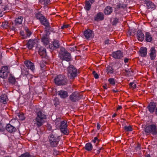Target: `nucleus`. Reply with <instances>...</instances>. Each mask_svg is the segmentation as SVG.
Segmentation results:
<instances>
[{"mask_svg": "<svg viewBox=\"0 0 157 157\" xmlns=\"http://www.w3.org/2000/svg\"><path fill=\"white\" fill-rule=\"evenodd\" d=\"M56 128L60 130L61 132L65 135H68L69 131L67 128V121L63 120L61 118H57L55 121Z\"/></svg>", "mask_w": 157, "mask_h": 157, "instance_id": "1", "label": "nucleus"}, {"mask_svg": "<svg viewBox=\"0 0 157 157\" xmlns=\"http://www.w3.org/2000/svg\"><path fill=\"white\" fill-rule=\"evenodd\" d=\"M36 118L34 124L38 127L42 126L45 121L46 116L44 113L42 111L39 110L36 112Z\"/></svg>", "mask_w": 157, "mask_h": 157, "instance_id": "2", "label": "nucleus"}, {"mask_svg": "<svg viewBox=\"0 0 157 157\" xmlns=\"http://www.w3.org/2000/svg\"><path fill=\"white\" fill-rule=\"evenodd\" d=\"M145 132L147 134L156 135L157 133V128L155 124H151L146 126L144 129Z\"/></svg>", "mask_w": 157, "mask_h": 157, "instance_id": "3", "label": "nucleus"}, {"mask_svg": "<svg viewBox=\"0 0 157 157\" xmlns=\"http://www.w3.org/2000/svg\"><path fill=\"white\" fill-rule=\"evenodd\" d=\"M67 71L68 76L71 79H73L77 76V71L73 66H70L67 68Z\"/></svg>", "mask_w": 157, "mask_h": 157, "instance_id": "4", "label": "nucleus"}, {"mask_svg": "<svg viewBox=\"0 0 157 157\" xmlns=\"http://www.w3.org/2000/svg\"><path fill=\"white\" fill-rule=\"evenodd\" d=\"M60 137V136H58L56 134L50 135L49 140L51 145L53 147L56 146L58 144Z\"/></svg>", "mask_w": 157, "mask_h": 157, "instance_id": "5", "label": "nucleus"}, {"mask_svg": "<svg viewBox=\"0 0 157 157\" xmlns=\"http://www.w3.org/2000/svg\"><path fill=\"white\" fill-rule=\"evenodd\" d=\"M56 84L58 85H65L66 83V78L62 75H59L56 77L54 79Z\"/></svg>", "mask_w": 157, "mask_h": 157, "instance_id": "6", "label": "nucleus"}, {"mask_svg": "<svg viewBox=\"0 0 157 157\" xmlns=\"http://www.w3.org/2000/svg\"><path fill=\"white\" fill-rule=\"evenodd\" d=\"M10 73V70L6 66H2L0 70V77L6 79Z\"/></svg>", "mask_w": 157, "mask_h": 157, "instance_id": "7", "label": "nucleus"}, {"mask_svg": "<svg viewBox=\"0 0 157 157\" xmlns=\"http://www.w3.org/2000/svg\"><path fill=\"white\" fill-rule=\"evenodd\" d=\"M69 97L71 101L75 102L81 99L82 97V95L80 93L75 92L72 93Z\"/></svg>", "mask_w": 157, "mask_h": 157, "instance_id": "8", "label": "nucleus"}, {"mask_svg": "<svg viewBox=\"0 0 157 157\" xmlns=\"http://www.w3.org/2000/svg\"><path fill=\"white\" fill-rule=\"evenodd\" d=\"M84 35L86 39H92L94 36L93 32L90 29H87L84 32Z\"/></svg>", "mask_w": 157, "mask_h": 157, "instance_id": "9", "label": "nucleus"}, {"mask_svg": "<svg viewBox=\"0 0 157 157\" xmlns=\"http://www.w3.org/2000/svg\"><path fill=\"white\" fill-rule=\"evenodd\" d=\"M149 56L151 60H153L156 56V51L155 47H152L151 48L149 51Z\"/></svg>", "mask_w": 157, "mask_h": 157, "instance_id": "10", "label": "nucleus"}, {"mask_svg": "<svg viewBox=\"0 0 157 157\" xmlns=\"http://www.w3.org/2000/svg\"><path fill=\"white\" fill-rule=\"evenodd\" d=\"M37 42V40H30L28 41L27 46V48L29 49H31L36 44Z\"/></svg>", "mask_w": 157, "mask_h": 157, "instance_id": "11", "label": "nucleus"}, {"mask_svg": "<svg viewBox=\"0 0 157 157\" xmlns=\"http://www.w3.org/2000/svg\"><path fill=\"white\" fill-rule=\"evenodd\" d=\"M59 44L58 40H55L52 43L49 45L50 48L52 50H54L59 48Z\"/></svg>", "mask_w": 157, "mask_h": 157, "instance_id": "12", "label": "nucleus"}, {"mask_svg": "<svg viewBox=\"0 0 157 157\" xmlns=\"http://www.w3.org/2000/svg\"><path fill=\"white\" fill-rule=\"evenodd\" d=\"M112 56L115 59H120L123 57V54L121 51H117L113 52Z\"/></svg>", "mask_w": 157, "mask_h": 157, "instance_id": "13", "label": "nucleus"}, {"mask_svg": "<svg viewBox=\"0 0 157 157\" xmlns=\"http://www.w3.org/2000/svg\"><path fill=\"white\" fill-rule=\"evenodd\" d=\"M24 63L29 69H30L33 71L35 70V67L33 63L29 61H26Z\"/></svg>", "mask_w": 157, "mask_h": 157, "instance_id": "14", "label": "nucleus"}, {"mask_svg": "<svg viewBox=\"0 0 157 157\" xmlns=\"http://www.w3.org/2000/svg\"><path fill=\"white\" fill-rule=\"evenodd\" d=\"M156 106V104L154 102H150L147 106V109L151 113H153Z\"/></svg>", "mask_w": 157, "mask_h": 157, "instance_id": "15", "label": "nucleus"}, {"mask_svg": "<svg viewBox=\"0 0 157 157\" xmlns=\"http://www.w3.org/2000/svg\"><path fill=\"white\" fill-rule=\"evenodd\" d=\"M25 31L26 33V35H25L23 31L20 32L21 35L24 38H26L27 37L30 36L32 34V32L27 27L25 28Z\"/></svg>", "mask_w": 157, "mask_h": 157, "instance_id": "16", "label": "nucleus"}, {"mask_svg": "<svg viewBox=\"0 0 157 157\" xmlns=\"http://www.w3.org/2000/svg\"><path fill=\"white\" fill-rule=\"evenodd\" d=\"M145 3L148 9H154L155 8V6L151 1L146 0L145 1Z\"/></svg>", "mask_w": 157, "mask_h": 157, "instance_id": "17", "label": "nucleus"}, {"mask_svg": "<svg viewBox=\"0 0 157 157\" xmlns=\"http://www.w3.org/2000/svg\"><path fill=\"white\" fill-rule=\"evenodd\" d=\"M140 55L142 57H145L147 53V49L145 47H141L139 50Z\"/></svg>", "mask_w": 157, "mask_h": 157, "instance_id": "18", "label": "nucleus"}, {"mask_svg": "<svg viewBox=\"0 0 157 157\" xmlns=\"http://www.w3.org/2000/svg\"><path fill=\"white\" fill-rule=\"evenodd\" d=\"M104 19V15L101 13H99L95 16L94 17V20L96 21L102 20Z\"/></svg>", "mask_w": 157, "mask_h": 157, "instance_id": "19", "label": "nucleus"}, {"mask_svg": "<svg viewBox=\"0 0 157 157\" xmlns=\"http://www.w3.org/2000/svg\"><path fill=\"white\" fill-rule=\"evenodd\" d=\"M6 130L10 132H12L16 130V128L10 124H7L6 127Z\"/></svg>", "mask_w": 157, "mask_h": 157, "instance_id": "20", "label": "nucleus"}, {"mask_svg": "<svg viewBox=\"0 0 157 157\" xmlns=\"http://www.w3.org/2000/svg\"><path fill=\"white\" fill-rule=\"evenodd\" d=\"M71 57L70 53L68 52L65 51L64 52L63 60L67 61H69L71 60Z\"/></svg>", "mask_w": 157, "mask_h": 157, "instance_id": "21", "label": "nucleus"}, {"mask_svg": "<svg viewBox=\"0 0 157 157\" xmlns=\"http://www.w3.org/2000/svg\"><path fill=\"white\" fill-rule=\"evenodd\" d=\"M59 95L62 98H65L68 96L67 92L64 90H60L59 92Z\"/></svg>", "mask_w": 157, "mask_h": 157, "instance_id": "22", "label": "nucleus"}, {"mask_svg": "<svg viewBox=\"0 0 157 157\" xmlns=\"http://www.w3.org/2000/svg\"><path fill=\"white\" fill-rule=\"evenodd\" d=\"M38 52L39 54L42 56H44L46 55V49L43 47H41L39 48Z\"/></svg>", "mask_w": 157, "mask_h": 157, "instance_id": "23", "label": "nucleus"}, {"mask_svg": "<svg viewBox=\"0 0 157 157\" xmlns=\"http://www.w3.org/2000/svg\"><path fill=\"white\" fill-rule=\"evenodd\" d=\"M8 79L9 82L12 84H15L16 82L15 78L12 74L10 75Z\"/></svg>", "mask_w": 157, "mask_h": 157, "instance_id": "24", "label": "nucleus"}, {"mask_svg": "<svg viewBox=\"0 0 157 157\" xmlns=\"http://www.w3.org/2000/svg\"><path fill=\"white\" fill-rule=\"evenodd\" d=\"M8 101L7 96L6 95H2L0 96V102L5 104Z\"/></svg>", "mask_w": 157, "mask_h": 157, "instance_id": "25", "label": "nucleus"}, {"mask_svg": "<svg viewBox=\"0 0 157 157\" xmlns=\"http://www.w3.org/2000/svg\"><path fill=\"white\" fill-rule=\"evenodd\" d=\"M137 36L138 40L141 41L143 40L144 37V34L141 31H138L137 33Z\"/></svg>", "mask_w": 157, "mask_h": 157, "instance_id": "26", "label": "nucleus"}, {"mask_svg": "<svg viewBox=\"0 0 157 157\" xmlns=\"http://www.w3.org/2000/svg\"><path fill=\"white\" fill-rule=\"evenodd\" d=\"M41 24L44 25L46 27H48L49 26V23L45 17L44 18L42 19V20L40 21Z\"/></svg>", "mask_w": 157, "mask_h": 157, "instance_id": "27", "label": "nucleus"}, {"mask_svg": "<svg viewBox=\"0 0 157 157\" xmlns=\"http://www.w3.org/2000/svg\"><path fill=\"white\" fill-rule=\"evenodd\" d=\"M91 4L90 1H85V6L84 7L86 11H89L91 8Z\"/></svg>", "mask_w": 157, "mask_h": 157, "instance_id": "28", "label": "nucleus"}, {"mask_svg": "<svg viewBox=\"0 0 157 157\" xmlns=\"http://www.w3.org/2000/svg\"><path fill=\"white\" fill-rule=\"evenodd\" d=\"M112 11V8L109 6H108L105 9L104 13L106 15H109L111 13Z\"/></svg>", "mask_w": 157, "mask_h": 157, "instance_id": "29", "label": "nucleus"}, {"mask_svg": "<svg viewBox=\"0 0 157 157\" xmlns=\"http://www.w3.org/2000/svg\"><path fill=\"white\" fill-rule=\"evenodd\" d=\"M41 41L45 45H48L49 43V39L47 36H44L42 37Z\"/></svg>", "mask_w": 157, "mask_h": 157, "instance_id": "30", "label": "nucleus"}, {"mask_svg": "<svg viewBox=\"0 0 157 157\" xmlns=\"http://www.w3.org/2000/svg\"><path fill=\"white\" fill-rule=\"evenodd\" d=\"M23 18L22 16H20L16 18L15 20V22L16 25H20L21 24Z\"/></svg>", "mask_w": 157, "mask_h": 157, "instance_id": "31", "label": "nucleus"}, {"mask_svg": "<svg viewBox=\"0 0 157 157\" xmlns=\"http://www.w3.org/2000/svg\"><path fill=\"white\" fill-rule=\"evenodd\" d=\"M146 40L147 42H150L152 40V38L150 33H146L145 34Z\"/></svg>", "mask_w": 157, "mask_h": 157, "instance_id": "32", "label": "nucleus"}, {"mask_svg": "<svg viewBox=\"0 0 157 157\" xmlns=\"http://www.w3.org/2000/svg\"><path fill=\"white\" fill-rule=\"evenodd\" d=\"M36 17L37 19H38L40 21L44 17L40 12H38L35 14Z\"/></svg>", "mask_w": 157, "mask_h": 157, "instance_id": "33", "label": "nucleus"}, {"mask_svg": "<svg viewBox=\"0 0 157 157\" xmlns=\"http://www.w3.org/2000/svg\"><path fill=\"white\" fill-rule=\"evenodd\" d=\"M106 72L108 74H112L113 72V69L112 67L108 66L106 67Z\"/></svg>", "mask_w": 157, "mask_h": 157, "instance_id": "34", "label": "nucleus"}, {"mask_svg": "<svg viewBox=\"0 0 157 157\" xmlns=\"http://www.w3.org/2000/svg\"><path fill=\"white\" fill-rule=\"evenodd\" d=\"M85 149L88 151H90L92 149L93 146L92 144L90 143H87L85 145Z\"/></svg>", "mask_w": 157, "mask_h": 157, "instance_id": "35", "label": "nucleus"}, {"mask_svg": "<svg viewBox=\"0 0 157 157\" xmlns=\"http://www.w3.org/2000/svg\"><path fill=\"white\" fill-rule=\"evenodd\" d=\"M2 26L4 29L7 28L9 27L8 22L7 21H5L3 22L2 23Z\"/></svg>", "mask_w": 157, "mask_h": 157, "instance_id": "36", "label": "nucleus"}, {"mask_svg": "<svg viewBox=\"0 0 157 157\" xmlns=\"http://www.w3.org/2000/svg\"><path fill=\"white\" fill-rule=\"evenodd\" d=\"M124 129L127 132L131 131L132 130V128L131 126H126L124 127Z\"/></svg>", "mask_w": 157, "mask_h": 157, "instance_id": "37", "label": "nucleus"}, {"mask_svg": "<svg viewBox=\"0 0 157 157\" xmlns=\"http://www.w3.org/2000/svg\"><path fill=\"white\" fill-rule=\"evenodd\" d=\"M40 2L41 3H43L45 5L49 4L50 3V0H39Z\"/></svg>", "mask_w": 157, "mask_h": 157, "instance_id": "38", "label": "nucleus"}, {"mask_svg": "<svg viewBox=\"0 0 157 157\" xmlns=\"http://www.w3.org/2000/svg\"><path fill=\"white\" fill-rule=\"evenodd\" d=\"M126 7V5L124 3H119L117 5V8H124Z\"/></svg>", "mask_w": 157, "mask_h": 157, "instance_id": "39", "label": "nucleus"}, {"mask_svg": "<svg viewBox=\"0 0 157 157\" xmlns=\"http://www.w3.org/2000/svg\"><path fill=\"white\" fill-rule=\"evenodd\" d=\"M108 81L109 82V83L112 85H114L115 84V81L113 78H109Z\"/></svg>", "mask_w": 157, "mask_h": 157, "instance_id": "40", "label": "nucleus"}, {"mask_svg": "<svg viewBox=\"0 0 157 157\" xmlns=\"http://www.w3.org/2000/svg\"><path fill=\"white\" fill-rule=\"evenodd\" d=\"M19 157H31L30 154L27 152L22 154Z\"/></svg>", "mask_w": 157, "mask_h": 157, "instance_id": "41", "label": "nucleus"}, {"mask_svg": "<svg viewBox=\"0 0 157 157\" xmlns=\"http://www.w3.org/2000/svg\"><path fill=\"white\" fill-rule=\"evenodd\" d=\"M129 85L133 89L136 88V84L134 82H130Z\"/></svg>", "mask_w": 157, "mask_h": 157, "instance_id": "42", "label": "nucleus"}, {"mask_svg": "<svg viewBox=\"0 0 157 157\" xmlns=\"http://www.w3.org/2000/svg\"><path fill=\"white\" fill-rule=\"evenodd\" d=\"M93 74L95 78L97 79L99 78V76L98 74H97L95 71H93Z\"/></svg>", "mask_w": 157, "mask_h": 157, "instance_id": "43", "label": "nucleus"}, {"mask_svg": "<svg viewBox=\"0 0 157 157\" xmlns=\"http://www.w3.org/2000/svg\"><path fill=\"white\" fill-rule=\"evenodd\" d=\"M5 130V127L0 122V131H3Z\"/></svg>", "mask_w": 157, "mask_h": 157, "instance_id": "44", "label": "nucleus"}, {"mask_svg": "<svg viewBox=\"0 0 157 157\" xmlns=\"http://www.w3.org/2000/svg\"><path fill=\"white\" fill-rule=\"evenodd\" d=\"M92 141L94 143L97 144L98 142V140L97 137H95L94 139Z\"/></svg>", "mask_w": 157, "mask_h": 157, "instance_id": "45", "label": "nucleus"}, {"mask_svg": "<svg viewBox=\"0 0 157 157\" xmlns=\"http://www.w3.org/2000/svg\"><path fill=\"white\" fill-rule=\"evenodd\" d=\"M18 117L21 120H24L25 119L24 116L23 115H18Z\"/></svg>", "mask_w": 157, "mask_h": 157, "instance_id": "46", "label": "nucleus"}, {"mask_svg": "<svg viewBox=\"0 0 157 157\" xmlns=\"http://www.w3.org/2000/svg\"><path fill=\"white\" fill-rule=\"evenodd\" d=\"M111 41H110L109 39H107L105 41V44H109L111 43Z\"/></svg>", "mask_w": 157, "mask_h": 157, "instance_id": "47", "label": "nucleus"}, {"mask_svg": "<svg viewBox=\"0 0 157 157\" xmlns=\"http://www.w3.org/2000/svg\"><path fill=\"white\" fill-rule=\"evenodd\" d=\"M69 26V25H63L61 26V29H63L64 28H67Z\"/></svg>", "mask_w": 157, "mask_h": 157, "instance_id": "48", "label": "nucleus"}, {"mask_svg": "<svg viewBox=\"0 0 157 157\" xmlns=\"http://www.w3.org/2000/svg\"><path fill=\"white\" fill-rule=\"evenodd\" d=\"M118 19L116 18L114 20V21H113V24H114L116 23L117 22H118Z\"/></svg>", "mask_w": 157, "mask_h": 157, "instance_id": "49", "label": "nucleus"}, {"mask_svg": "<svg viewBox=\"0 0 157 157\" xmlns=\"http://www.w3.org/2000/svg\"><path fill=\"white\" fill-rule=\"evenodd\" d=\"M103 149V148L102 147H101L97 151V153L99 154L100 152V150Z\"/></svg>", "mask_w": 157, "mask_h": 157, "instance_id": "50", "label": "nucleus"}, {"mask_svg": "<svg viewBox=\"0 0 157 157\" xmlns=\"http://www.w3.org/2000/svg\"><path fill=\"white\" fill-rule=\"evenodd\" d=\"M101 127V125H100L99 124H97V128L98 130H99L100 129V127Z\"/></svg>", "mask_w": 157, "mask_h": 157, "instance_id": "51", "label": "nucleus"}, {"mask_svg": "<svg viewBox=\"0 0 157 157\" xmlns=\"http://www.w3.org/2000/svg\"><path fill=\"white\" fill-rule=\"evenodd\" d=\"M128 59L127 58H125L124 59V62L125 63H127L128 62Z\"/></svg>", "mask_w": 157, "mask_h": 157, "instance_id": "52", "label": "nucleus"}, {"mask_svg": "<svg viewBox=\"0 0 157 157\" xmlns=\"http://www.w3.org/2000/svg\"><path fill=\"white\" fill-rule=\"evenodd\" d=\"M59 151H54V154H56V155H58L59 154Z\"/></svg>", "mask_w": 157, "mask_h": 157, "instance_id": "53", "label": "nucleus"}, {"mask_svg": "<svg viewBox=\"0 0 157 157\" xmlns=\"http://www.w3.org/2000/svg\"><path fill=\"white\" fill-rule=\"evenodd\" d=\"M95 0H89V1L90 2L91 4L93 3L94 2Z\"/></svg>", "mask_w": 157, "mask_h": 157, "instance_id": "54", "label": "nucleus"}, {"mask_svg": "<svg viewBox=\"0 0 157 157\" xmlns=\"http://www.w3.org/2000/svg\"><path fill=\"white\" fill-rule=\"evenodd\" d=\"M3 13L0 10V17H2L3 16Z\"/></svg>", "mask_w": 157, "mask_h": 157, "instance_id": "55", "label": "nucleus"}, {"mask_svg": "<svg viewBox=\"0 0 157 157\" xmlns=\"http://www.w3.org/2000/svg\"><path fill=\"white\" fill-rule=\"evenodd\" d=\"M122 108L121 106H119L117 108V110H119Z\"/></svg>", "mask_w": 157, "mask_h": 157, "instance_id": "56", "label": "nucleus"}, {"mask_svg": "<svg viewBox=\"0 0 157 157\" xmlns=\"http://www.w3.org/2000/svg\"><path fill=\"white\" fill-rule=\"evenodd\" d=\"M107 85H105V86H103V88L105 89H107Z\"/></svg>", "mask_w": 157, "mask_h": 157, "instance_id": "57", "label": "nucleus"}, {"mask_svg": "<svg viewBox=\"0 0 157 157\" xmlns=\"http://www.w3.org/2000/svg\"><path fill=\"white\" fill-rule=\"evenodd\" d=\"M10 27H11V26H10ZM11 29H12L13 30H15V28L13 26L12 27V28H11Z\"/></svg>", "mask_w": 157, "mask_h": 157, "instance_id": "58", "label": "nucleus"}, {"mask_svg": "<svg viewBox=\"0 0 157 157\" xmlns=\"http://www.w3.org/2000/svg\"><path fill=\"white\" fill-rule=\"evenodd\" d=\"M117 115V114L116 113H114V114H113L112 116V117L113 118L115 117V116Z\"/></svg>", "mask_w": 157, "mask_h": 157, "instance_id": "59", "label": "nucleus"}, {"mask_svg": "<svg viewBox=\"0 0 157 157\" xmlns=\"http://www.w3.org/2000/svg\"><path fill=\"white\" fill-rule=\"evenodd\" d=\"M136 148L137 149H140V146L139 145H138V146L136 147Z\"/></svg>", "mask_w": 157, "mask_h": 157, "instance_id": "60", "label": "nucleus"}, {"mask_svg": "<svg viewBox=\"0 0 157 157\" xmlns=\"http://www.w3.org/2000/svg\"><path fill=\"white\" fill-rule=\"evenodd\" d=\"M155 113H156V115H157V107L156 109Z\"/></svg>", "mask_w": 157, "mask_h": 157, "instance_id": "61", "label": "nucleus"}, {"mask_svg": "<svg viewBox=\"0 0 157 157\" xmlns=\"http://www.w3.org/2000/svg\"><path fill=\"white\" fill-rule=\"evenodd\" d=\"M145 157H150V156L149 155H148L145 156Z\"/></svg>", "mask_w": 157, "mask_h": 157, "instance_id": "62", "label": "nucleus"}, {"mask_svg": "<svg viewBox=\"0 0 157 157\" xmlns=\"http://www.w3.org/2000/svg\"><path fill=\"white\" fill-rule=\"evenodd\" d=\"M113 91L115 92H117V90H113Z\"/></svg>", "mask_w": 157, "mask_h": 157, "instance_id": "63", "label": "nucleus"}, {"mask_svg": "<svg viewBox=\"0 0 157 157\" xmlns=\"http://www.w3.org/2000/svg\"><path fill=\"white\" fill-rule=\"evenodd\" d=\"M2 0H0V4L2 3Z\"/></svg>", "mask_w": 157, "mask_h": 157, "instance_id": "64", "label": "nucleus"}]
</instances>
